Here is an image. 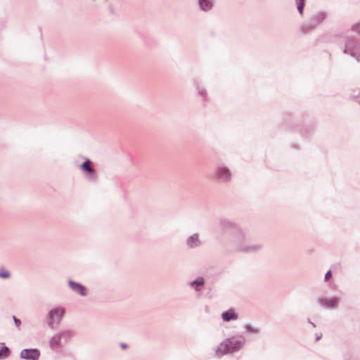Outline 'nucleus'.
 I'll use <instances>...</instances> for the list:
<instances>
[{
	"instance_id": "nucleus-11",
	"label": "nucleus",
	"mask_w": 360,
	"mask_h": 360,
	"mask_svg": "<svg viewBox=\"0 0 360 360\" xmlns=\"http://www.w3.org/2000/svg\"><path fill=\"white\" fill-rule=\"evenodd\" d=\"M297 4V9L300 14L302 13V10L304 5V0H296Z\"/></svg>"
},
{
	"instance_id": "nucleus-6",
	"label": "nucleus",
	"mask_w": 360,
	"mask_h": 360,
	"mask_svg": "<svg viewBox=\"0 0 360 360\" xmlns=\"http://www.w3.org/2000/svg\"><path fill=\"white\" fill-rule=\"evenodd\" d=\"M217 174L219 178L223 181H228L231 177L229 171L226 168H219Z\"/></svg>"
},
{
	"instance_id": "nucleus-1",
	"label": "nucleus",
	"mask_w": 360,
	"mask_h": 360,
	"mask_svg": "<svg viewBox=\"0 0 360 360\" xmlns=\"http://www.w3.org/2000/svg\"><path fill=\"white\" fill-rule=\"evenodd\" d=\"M241 347V343L235 338H231L222 342L216 351L218 356H221L224 354L233 352Z\"/></svg>"
},
{
	"instance_id": "nucleus-7",
	"label": "nucleus",
	"mask_w": 360,
	"mask_h": 360,
	"mask_svg": "<svg viewBox=\"0 0 360 360\" xmlns=\"http://www.w3.org/2000/svg\"><path fill=\"white\" fill-rule=\"evenodd\" d=\"M199 4L204 11H207L212 7V4L209 0H199Z\"/></svg>"
},
{
	"instance_id": "nucleus-14",
	"label": "nucleus",
	"mask_w": 360,
	"mask_h": 360,
	"mask_svg": "<svg viewBox=\"0 0 360 360\" xmlns=\"http://www.w3.org/2000/svg\"><path fill=\"white\" fill-rule=\"evenodd\" d=\"M331 277V272L328 271L325 275V280L328 281Z\"/></svg>"
},
{
	"instance_id": "nucleus-16",
	"label": "nucleus",
	"mask_w": 360,
	"mask_h": 360,
	"mask_svg": "<svg viewBox=\"0 0 360 360\" xmlns=\"http://www.w3.org/2000/svg\"><path fill=\"white\" fill-rule=\"evenodd\" d=\"M13 319H14V321L15 323L16 326L19 327L20 325V321L19 319H18L17 318H15V316Z\"/></svg>"
},
{
	"instance_id": "nucleus-4",
	"label": "nucleus",
	"mask_w": 360,
	"mask_h": 360,
	"mask_svg": "<svg viewBox=\"0 0 360 360\" xmlns=\"http://www.w3.org/2000/svg\"><path fill=\"white\" fill-rule=\"evenodd\" d=\"M221 317L224 321H229L231 320H236L238 319L237 314L233 309H229L224 311L221 314Z\"/></svg>"
},
{
	"instance_id": "nucleus-9",
	"label": "nucleus",
	"mask_w": 360,
	"mask_h": 360,
	"mask_svg": "<svg viewBox=\"0 0 360 360\" xmlns=\"http://www.w3.org/2000/svg\"><path fill=\"white\" fill-rule=\"evenodd\" d=\"M325 302L327 306L333 307L337 305L338 301L336 298H331L330 300H326Z\"/></svg>"
},
{
	"instance_id": "nucleus-13",
	"label": "nucleus",
	"mask_w": 360,
	"mask_h": 360,
	"mask_svg": "<svg viewBox=\"0 0 360 360\" xmlns=\"http://www.w3.org/2000/svg\"><path fill=\"white\" fill-rule=\"evenodd\" d=\"M9 273L4 270V269H0V277L3 278H6L9 277Z\"/></svg>"
},
{
	"instance_id": "nucleus-17",
	"label": "nucleus",
	"mask_w": 360,
	"mask_h": 360,
	"mask_svg": "<svg viewBox=\"0 0 360 360\" xmlns=\"http://www.w3.org/2000/svg\"><path fill=\"white\" fill-rule=\"evenodd\" d=\"M195 240H197V238H195V237H191L190 238V240H188V244L191 247L193 246V245L191 244L192 242H194Z\"/></svg>"
},
{
	"instance_id": "nucleus-3",
	"label": "nucleus",
	"mask_w": 360,
	"mask_h": 360,
	"mask_svg": "<svg viewBox=\"0 0 360 360\" xmlns=\"http://www.w3.org/2000/svg\"><path fill=\"white\" fill-rule=\"evenodd\" d=\"M20 356L25 359L37 360L39 356V352L35 349H25L20 352Z\"/></svg>"
},
{
	"instance_id": "nucleus-15",
	"label": "nucleus",
	"mask_w": 360,
	"mask_h": 360,
	"mask_svg": "<svg viewBox=\"0 0 360 360\" xmlns=\"http://www.w3.org/2000/svg\"><path fill=\"white\" fill-rule=\"evenodd\" d=\"M194 284H196L198 285H201L203 284V281L202 280H200V281H194L192 283V285H194Z\"/></svg>"
},
{
	"instance_id": "nucleus-5",
	"label": "nucleus",
	"mask_w": 360,
	"mask_h": 360,
	"mask_svg": "<svg viewBox=\"0 0 360 360\" xmlns=\"http://www.w3.org/2000/svg\"><path fill=\"white\" fill-rule=\"evenodd\" d=\"M69 285L75 292L79 293L81 295H85L86 289L82 285L72 281H70Z\"/></svg>"
},
{
	"instance_id": "nucleus-10",
	"label": "nucleus",
	"mask_w": 360,
	"mask_h": 360,
	"mask_svg": "<svg viewBox=\"0 0 360 360\" xmlns=\"http://www.w3.org/2000/svg\"><path fill=\"white\" fill-rule=\"evenodd\" d=\"M59 342H60V338L58 336H55L51 340L50 345L52 347H55L59 345Z\"/></svg>"
},
{
	"instance_id": "nucleus-12",
	"label": "nucleus",
	"mask_w": 360,
	"mask_h": 360,
	"mask_svg": "<svg viewBox=\"0 0 360 360\" xmlns=\"http://www.w3.org/2000/svg\"><path fill=\"white\" fill-rule=\"evenodd\" d=\"M8 354H9V349L8 347H4L0 351V358L6 357L8 356Z\"/></svg>"
},
{
	"instance_id": "nucleus-8",
	"label": "nucleus",
	"mask_w": 360,
	"mask_h": 360,
	"mask_svg": "<svg viewBox=\"0 0 360 360\" xmlns=\"http://www.w3.org/2000/svg\"><path fill=\"white\" fill-rule=\"evenodd\" d=\"M90 161L89 160H86L85 161L82 165H81V169H83V170H85V171H87L89 172H94V169L91 168V167L90 166Z\"/></svg>"
},
{
	"instance_id": "nucleus-2",
	"label": "nucleus",
	"mask_w": 360,
	"mask_h": 360,
	"mask_svg": "<svg viewBox=\"0 0 360 360\" xmlns=\"http://www.w3.org/2000/svg\"><path fill=\"white\" fill-rule=\"evenodd\" d=\"M65 311L63 308H56L51 310L49 314L48 323L53 326L55 323H58L63 316Z\"/></svg>"
}]
</instances>
